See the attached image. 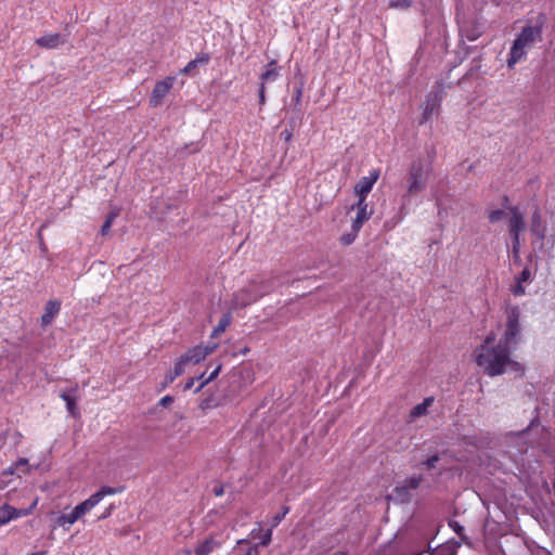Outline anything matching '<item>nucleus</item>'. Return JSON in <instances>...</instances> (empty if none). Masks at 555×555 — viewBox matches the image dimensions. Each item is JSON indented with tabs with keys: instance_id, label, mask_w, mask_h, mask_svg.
Segmentation results:
<instances>
[{
	"instance_id": "nucleus-1",
	"label": "nucleus",
	"mask_w": 555,
	"mask_h": 555,
	"mask_svg": "<svg viewBox=\"0 0 555 555\" xmlns=\"http://www.w3.org/2000/svg\"><path fill=\"white\" fill-rule=\"evenodd\" d=\"M520 311L512 307L506 311V323L502 335L491 332L474 350V361L488 376L502 375L505 372L521 373L522 366L511 356V350L519 341Z\"/></svg>"
},
{
	"instance_id": "nucleus-2",
	"label": "nucleus",
	"mask_w": 555,
	"mask_h": 555,
	"mask_svg": "<svg viewBox=\"0 0 555 555\" xmlns=\"http://www.w3.org/2000/svg\"><path fill=\"white\" fill-rule=\"evenodd\" d=\"M543 22L539 21L534 25L525 26L515 38L507 59L508 67L515 66L522 61L527 53L542 40Z\"/></svg>"
},
{
	"instance_id": "nucleus-3",
	"label": "nucleus",
	"mask_w": 555,
	"mask_h": 555,
	"mask_svg": "<svg viewBox=\"0 0 555 555\" xmlns=\"http://www.w3.org/2000/svg\"><path fill=\"white\" fill-rule=\"evenodd\" d=\"M267 292L262 281H251L233 295L230 308L234 310L249 306Z\"/></svg>"
},
{
	"instance_id": "nucleus-4",
	"label": "nucleus",
	"mask_w": 555,
	"mask_h": 555,
	"mask_svg": "<svg viewBox=\"0 0 555 555\" xmlns=\"http://www.w3.org/2000/svg\"><path fill=\"white\" fill-rule=\"evenodd\" d=\"M216 348L217 344L208 345L205 347L197 346L190 349L180 358L179 363L176 365V375L185 372L190 366H193L205 360V358L211 354Z\"/></svg>"
},
{
	"instance_id": "nucleus-5",
	"label": "nucleus",
	"mask_w": 555,
	"mask_h": 555,
	"mask_svg": "<svg viewBox=\"0 0 555 555\" xmlns=\"http://www.w3.org/2000/svg\"><path fill=\"white\" fill-rule=\"evenodd\" d=\"M428 178V169L422 162L412 163L406 176V191L409 194L420 193L425 190Z\"/></svg>"
},
{
	"instance_id": "nucleus-6",
	"label": "nucleus",
	"mask_w": 555,
	"mask_h": 555,
	"mask_svg": "<svg viewBox=\"0 0 555 555\" xmlns=\"http://www.w3.org/2000/svg\"><path fill=\"white\" fill-rule=\"evenodd\" d=\"M121 491L122 488L104 486L94 494H92L89 499L85 500L83 502L75 506L73 511L79 518H81L93 507H95L106 495H114L120 493Z\"/></svg>"
},
{
	"instance_id": "nucleus-7",
	"label": "nucleus",
	"mask_w": 555,
	"mask_h": 555,
	"mask_svg": "<svg viewBox=\"0 0 555 555\" xmlns=\"http://www.w3.org/2000/svg\"><path fill=\"white\" fill-rule=\"evenodd\" d=\"M379 179V171L373 169L367 176L362 177L354 185L353 192L358 197V201H366L369 193L372 191L374 184Z\"/></svg>"
},
{
	"instance_id": "nucleus-8",
	"label": "nucleus",
	"mask_w": 555,
	"mask_h": 555,
	"mask_svg": "<svg viewBox=\"0 0 555 555\" xmlns=\"http://www.w3.org/2000/svg\"><path fill=\"white\" fill-rule=\"evenodd\" d=\"M352 209H357V216L352 221V230L359 232L363 223L370 219L372 211L369 210L367 204L365 201H358Z\"/></svg>"
},
{
	"instance_id": "nucleus-9",
	"label": "nucleus",
	"mask_w": 555,
	"mask_h": 555,
	"mask_svg": "<svg viewBox=\"0 0 555 555\" xmlns=\"http://www.w3.org/2000/svg\"><path fill=\"white\" fill-rule=\"evenodd\" d=\"M30 513V509H17L9 504H4L0 507V527L7 525L13 519L22 516H26Z\"/></svg>"
},
{
	"instance_id": "nucleus-10",
	"label": "nucleus",
	"mask_w": 555,
	"mask_h": 555,
	"mask_svg": "<svg viewBox=\"0 0 555 555\" xmlns=\"http://www.w3.org/2000/svg\"><path fill=\"white\" fill-rule=\"evenodd\" d=\"M172 83L173 80L171 77H167L165 80L156 83L150 100L153 106H157L162 102L169 89L172 87Z\"/></svg>"
},
{
	"instance_id": "nucleus-11",
	"label": "nucleus",
	"mask_w": 555,
	"mask_h": 555,
	"mask_svg": "<svg viewBox=\"0 0 555 555\" xmlns=\"http://www.w3.org/2000/svg\"><path fill=\"white\" fill-rule=\"evenodd\" d=\"M221 367H222L221 363H218L209 376L205 377V373H203L197 377L190 378L186 382V384L184 385V389L185 390L191 389L194 386L195 380H198L199 384L195 390L196 391L201 390L206 384H208L209 382H211L212 379H215L218 376V374L221 371Z\"/></svg>"
},
{
	"instance_id": "nucleus-12",
	"label": "nucleus",
	"mask_w": 555,
	"mask_h": 555,
	"mask_svg": "<svg viewBox=\"0 0 555 555\" xmlns=\"http://www.w3.org/2000/svg\"><path fill=\"white\" fill-rule=\"evenodd\" d=\"M76 392L77 387L62 390L60 397L65 401L67 411L74 417L79 416V410L76 406Z\"/></svg>"
},
{
	"instance_id": "nucleus-13",
	"label": "nucleus",
	"mask_w": 555,
	"mask_h": 555,
	"mask_svg": "<svg viewBox=\"0 0 555 555\" xmlns=\"http://www.w3.org/2000/svg\"><path fill=\"white\" fill-rule=\"evenodd\" d=\"M65 39L56 33L47 34L38 39H36V43L44 49H55L59 46L63 44Z\"/></svg>"
},
{
	"instance_id": "nucleus-14",
	"label": "nucleus",
	"mask_w": 555,
	"mask_h": 555,
	"mask_svg": "<svg viewBox=\"0 0 555 555\" xmlns=\"http://www.w3.org/2000/svg\"><path fill=\"white\" fill-rule=\"evenodd\" d=\"M61 310V301L49 300L44 307V313L41 315V325L48 326L53 321L54 317Z\"/></svg>"
},
{
	"instance_id": "nucleus-15",
	"label": "nucleus",
	"mask_w": 555,
	"mask_h": 555,
	"mask_svg": "<svg viewBox=\"0 0 555 555\" xmlns=\"http://www.w3.org/2000/svg\"><path fill=\"white\" fill-rule=\"evenodd\" d=\"M509 230L514 236L513 249H514V253L517 254L518 244H519V240H518L519 232L524 230V221H522V217L520 215H518L516 212L513 214V217L509 221Z\"/></svg>"
},
{
	"instance_id": "nucleus-16",
	"label": "nucleus",
	"mask_w": 555,
	"mask_h": 555,
	"mask_svg": "<svg viewBox=\"0 0 555 555\" xmlns=\"http://www.w3.org/2000/svg\"><path fill=\"white\" fill-rule=\"evenodd\" d=\"M421 482L420 476H412L406 478L402 485L396 487L397 495L400 499H404L406 492L412 489H416Z\"/></svg>"
},
{
	"instance_id": "nucleus-17",
	"label": "nucleus",
	"mask_w": 555,
	"mask_h": 555,
	"mask_svg": "<svg viewBox=\"0 0 555 555\" xmlns=\"http://www.w3.org/2000/svg\"><path fill=\"white\" fill-rule=\"evenodd\" d=\"M208 62L209 56L207 54H199L193 61L189 62L182 72L185 74H194L197 70L198 66H203Z\"/></svg>"
},
{
	"instance_id": "nucleus-18",
	"label": "nucleus",
	"mask_w": 555,
	"mask_h": 555,
	"mask_svg": "<svg viewBox=\"0 0 555 555\" xmlns=\"http://www.w3.org/2000/svg\"><path fill=\"white\" fill-rule=\"evenodd\" d=\"M434 403V398L433 397H427L423 400L422 403L415 405L412 411H411V418L412 420H415L420 416H423L427 413V410L433 405Z\"/></svg>"
},
{
	"instance_id": "nucleus-19",
	"label": "nucleus",
	"mask_w": 555,
	"mask_h": 555,
	"mask_svg": "<svg viewBox=\"0 0 555 555\" xmlns=\"http://www.w3.org/2000/svg\"><path fill=\"white\" fill-rule=\"evenodd\" d=\"M279 76V68L275 65V61L268 64L266 70L262 73L260 79L261 85L274 81Z\"/></svg>"
},
{
	"instance_id": "nucleus-20",
	"label": "nucleus",
	"mask_w": 555,
	"mask_h": 555,
	"mask_svg": "<svg viewBox=\"0 0 555 555\" xmlns=\"http://www.w3.org/2000/svg\"><path fill=\"white\" fill-rule=\"evenodd\" d=\"M232 322V315L230 312L224 313L221 319L219 320L217 326L212 330L211 336L218 337L221 335L225 330L230 326Z\"/></svg>"
},
{
	"instance_id": "nucleus-21",
	"label": "nucleus",
	"mask_w": 555,
	"mask_h": 555,
	"mask_svg": "<svg viewBox=\"0 0 555 555\" xmlns=\"http://www.w3.org/2000/svg\"><path fill=\"white\" fill-rule=\"evenodd\" d=\"M459 545L454 542H447L434 548L430 555H455Z\"/></svg>"
},
{
	"instance_id": "nucleus-22",
	"label": "nucleus",
	"mask_w": 555,
	"mask_h": 555,
	"mask_svg": "<svg viewBox=\"0 0 555 555\" xmlns=\"http://www.w3.org/2000/svg\"><path fill=\"white\" fill-rule=\"evenodd\" d=\"M80 518L76 515L74 511L67 514H62L57 517V525L62 527L64 530H68L72 525H74Z\"/></svg>"
},
{
	"instance_id": "nucleus-23",
	"label": "nucleus",
	"mask_w": 555,
	"mask_h": 555,
	"mask_svg": "<svg viewBox=\"0 0 555 555\" xmlns=\"http://www.w3.org/2000/svg\"><path fill=\"white\" fill-rule=\"evenodd\" d=\"M250 534H251L253 539L260 540V544L262 546H266L271 542L272 530L271 529L263 530V529L259 528V529H254Z\"/></svg>"
},
{
	"instance_id": "nucleus-24",
	"label": "nucleus",
	"mask_w": 555,
	"mask_h": 555,
	"mask_svg": "<svg viewBox=\"0 0 555 555\" xmlns=\"http://www.w3.org/2000/svg\"><path fill=\"white\" fill-rule=\"evenodd\" d=\"M219 545V543H217L216 541H214L212 539H207L205 540L203 543H201L196 548H195V554L196 555H208L210 552H212L217 546Z\"/></svg>"
},
{
	"instance_id": "nucleus-25",
	"label": "nucleus",
	"mask_w": 555,
	"mask_h": 555,
	"mask_svg": "<svg viewBox=\"0 0 555 555\" xmlns=\"http://www.w3.org/2000/svg\"><path fill=\"white\" fill-rule=\"evenodd\" d=\"M525 283L515 279V283L512 285L511 292L515 296H522L526 293V287L524 285Z\"/></svg>"
},
{
	"instance_id": "nucleus-26",
	"label": "nucleus",
	"mask_w": 555,
	"mask_h": 555,
	"mask_svg": "<svg viewBox=\"0 0 555 555\" xmlns=\"http://www.w3.org/2000/svg\"><path fill=\"white\" fill-rule=\"evenodd\" d=\"M515 279L524 282V283H528L531 281V271L529 269H524L520 274L518 276H516Z\"/></svg>"
},
{
	"instance_id": "nucleus-27",
	"label": "nucleus",
	"mask_w": 555,
	"mask_h": 555,
	"mask_svg": "<svg viewBox=\"0 0 555 555\" xmlns=\"http://www.w3.org/2000/svg\"><path fill=\"white\" fill-rule=\"evenodd\" d=\"M358 233L359 232L352 230V233L341 236V243L345 245L351 244L356 240Z\"/></svg>"
},
{
	"instance_id": "nucleus-28",
	"label": "nucleus",
	"mask_w": 555,
	"mask_h": 555,
	"mask_svg": "<svg viewBox=\"0 0 555 555\" xmlns=\"http://www.w3.org/2000/svg\"><path fill=\"white\" fill-rule=\"evenodd\" d=\"M288 512H289L288 507H284L281 514H278L276 516H274L273 521H272V527L278 526Z\"/></svg>"
},
{
	"instance_id": "nucleus-29",
	"label": "nucleus",
	"mask_w": 555,
	"mask_h": 555,
	"mask_svg": "<svg viewBox=\"0 0 555 555\" xmlns=\"http://www.w3.org/2000/svg\"><path fill=\"white\" fill-rule=\"evenodd\" d=\"M502 216H503L502 210H492L489 214V219H490V221L495 222V221H499L502 218Z\"/></svg>"
},
{
	"instance_id": "nucleus-30",
	"label": "nucleus",
	"mask_w": 555,
	"mask_h": 555,
	"mask_svg": "<svg viewBox=\"0 0 555 555\" xmlns=\"http://www.w3.org/2000/svg\"><path fill=\"white\" fill-rule=\"evenodd\" d=\"M409 5H410V0L391 1L390 2L391 8H408Z\"/></svg>"
},
{
	"instance_id": "nucleus-31",
	"label": "nucleus",
	"mask_w": 555,
	"mask_h": 555,
	"mask_svg": "<svg viewBox=\"0 0 555 555\" xmlns=\"http://www.w3.org/2000/svg\"><path fill=\"white\" fill-rule=\"evenodd\" d=\"M117 216H118V211H111V212L107 215V217H106V219H105L104 223H105V224H107V225H109V227H112V224H113V222H114V220H115V218H116Z\"/></svg>"
},
{
	"instance_id": "nucleus-32",
	"label": "nucleus",
	"mask_w": 555,
	"mask_h": 555,
	"mask_svg": "<svg viewBox=\"0 0 555 555\" xmlns=\"http://www.w3.org/2000/svg\"><path fill=\"white\" fill-rule=\"evenodd\" d=\"M212 493L216 496H221L224 493V489L222 485H215L211 489Z\"/></svg>"
},
{
	"instance_id": "nucleus-33",
	"label": "nucleus",
	"mask_w": 555,
	"mask_h": 555,
	"mask_svg": "<svg viewBox=\"0 0 555 555\" xmlns=\"http://www.w3.org/2000/svg\"><path fill=\"white\" fill-rule=\"evenodd\" d=\"M172 401H173V398L171 396L167 395L159 400V405L168 406Z\"/></svg>"
},
{
	"instance_id": "nucleus-34",
	"label": "nucleus",
	"mask_w": 555,
	"mask_h": 555,
	"mask_svg": "<svg viewBox=\"0 0 555 555\" xmlns=\"http://www.w3.org/2000/svg\"><path fill=\"white\" fill-rule=\"evenodd\" d=\"M244 555H259L258 545L249 546Z\"/></svg>"
},
{
	"instance_id": "nucleus-35",
	"label": "nucleus",
	"mask_w": 555,
	"mask_h": 555,
	"mask_svg": "<svg viewBox=\"0 0 555 555\" xmlns=\"http://www.w3.org/2000/svg\"><path fill=\"white\" fill-rule=\"evenodd\" d=\"M437 461H438L437 456H431L430 459L427 460L426 466L428 468H433V467H435Z\"/></svg>"
},
{
	"instance_id": "nucleus-36",
	"label": "nucleus",
	"mask_w": 555,
	"mask_h": 555,
	"mask_svg": "<svg viewBox=\"0 0 555 555\" xmlns=\"http://www.w3.org/2000/svg\"><path fill=\"white\" fill-rule=\"evenodd\" d=\"M28 460L26 459H20L16 463V468L27 467Z\"/></svg>"
},
{
	"instance_id": "nucleus-37",
	"label": "nucleus",
	"mask_w": 555,
	"mask_h": 555,
	"mask_svg": "<svg viewBox=\"0 0 555 555\" xmlns=\"http://www.w3.org/2000/svg\"><path fill=\"white\" fill-rule=\"evenodd\" d=\"M112 509H113V506H109L108 508H106V511L99 517V519L101 520V519L107 518L111 515Z\"/></svg>"
},
{
	"instance_id": "nucleus-38",
	"label": "nucleus",
	"mask_w": 555,
	"mask_h": 555,
	"mask_svg": "<svg viewBox=\"0 0 555 555\" xmlns=\"http://www.w3.org/2000/svg\"><path fill=\"white\" fill-rule=\"evenodd\" d=\"M259 98H260V103H264L266 98H264V86L263 85L260 86Z\"/></svg>"
},
{
	"instance_id": "nucleus-39",
	"label": "nucleus",
	"mask_w": 555,
	"mask_h": 555,
	"mask_svg": "<svg viewBox=\"0 0 555 555\" xmlns=\"http://www.w3.org/2000/svg\"><path fill=\"white\" fill-rule=\"evenodd\" d=\"M109 230H111V227H109V225H107V224H105V223H103V225H102V228H101V234H102L103 236H105V235L109 232Z\"/></svg>"
},
{
	"instance_id": "nucleus-40",
	"label": "nucleus",
	"mask_w": 555,
	"mask_h": 555,
	"mask_svg": "<svg viewBox=\"0 0 555 555\" xmlns=\"http://www.w3.org/2000/svg\"><path fill=\"white\" fill-rule=\"evenodd\" d=\"M535 222H537V217H534L533 219V225H532V231L535 232L537 234L539 235H542V232H540L535 225Z\"/></svg>"
},
{
	"instance_id": "nucleus-41",
	"label": "nucleus",
	"mask_w": 555,
	"mask_h": 555,
	"mask_svg": "<svg viewBox=\"0 0 555 555\" xmlns=\"http://www.w3.org/2000/svg\"><path fill=\"white\" fill-rule=\"evenodd\" d=\"M166 384L168 383H172L173 382V375L169 372L167 375H166Z\"/></svg>"
},
{
	"instance_id": "nucleus-42",
	"label": "nucleus",
	"mask_w": 555,
	"mask_h": 555,
	"mask_svg": "<svg viewBox=\"0 0 555 555\" xmlns=\"http://www.w3.org/2000/svg\"><path fill=\"white\" fill-rule=\"evenodd\" d=\"M477 37H478V35L468 36V39H469V40H475Z\"/></svg>"
},
{
	"instance_id": "nucleus-43",
	"label": "nucleus",
	"mask_w": 555,
	"mask_h": 555,
	"mask_svg": "<svg viewBox=\"0 0 555 555\" xmlns=\"http://www.w3.org/2000/svg\"><path fill=\"white\" fill-rule=\"evenodd\" d=\"M245 542H246L245 540H240L237 543H238V544H243V543H245Z\"/></svg>"
},
{
	"instance_id": "nucleus-44",
	"label": "nucleus",
	"mask_w": 555,
	"mask_h": 555,
	"mask_svg": "<svg viewBox=\"0 0 555 555\" xmlns=\"http://www.w3.org/2000/svg\"><path fill=\"white\" fill-rule=\"evenodd\" d=\"M248 352V348L243 349V353Z\"/></svg>"
}]
</instances>
